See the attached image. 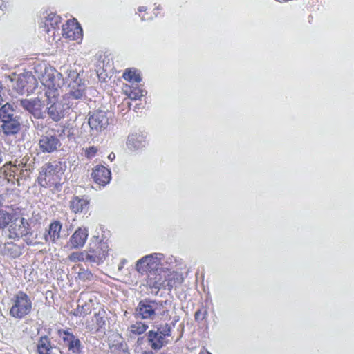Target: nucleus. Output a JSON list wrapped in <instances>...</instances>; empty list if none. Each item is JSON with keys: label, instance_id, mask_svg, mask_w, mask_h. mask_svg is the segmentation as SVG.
<instances>
[{"label": "nucleus", "instance_id": "33", "mask_svg": "<svg viewBox=\"0 0 354 354\" xmlns=\"http://www.w3.org/2000/svg\"><path fill=\"white\" fill-rule=\"evenodd\" d=\"M123 77L132 83H138L141 81L140 75L131 70L126 71L123 74Z\"/></svg>", "mask_w": 354, "mask_h": 354}, {"label": "nucleus", "instance_id": "44", "mask_svg": "<svg viewBox=\"0 0 354 354\" xmlns=\"http://www.w3.org/2000/svg\"><path fill=\"white\" fill-rule=\"evenodd\" d=\"M6 91V87L3 85L2 82L0 81V93H4Z\"/></svg>", "mask_w": 354, "mask_h": 354}, {"label": "nucleus", "instance_id": "11", "mask_svg": "<svg viewBox=\"0 0 354 354\" xmlns=\"http://www.w3.org/2000/svg\"><path fill=\"white\" fill-rule=\"evenodd\" d=\"M41 82L47 88L46 91H55L58 93H60L59 88L64 84V80L62 73L52 68L45 71Z\"/></svg>", "mask_w": 354, "mask_h": 354}, {"label": "nucleus", "instance_id": "24", "mask_svg": "<svg viewBox=\"0 0 354 354\" xmlns=\"http://www.w3.org/2000/svg\"><path fill=\"white\" fill-rule=\"evenodd\" d=\"M1 171L5 175V177L9 182L13 184L15 181L17 182V174L19 173L17 165H12L11 162H7L1 168Z\"/></svg>", "mask_w": 354, "mask_h": 354}, {"label": "nucleus", "instance_id": "49", "mask_svg": "<svg viewBox=\"0 0 354 354\" xmlns=\"http://www.w3.org/2000/svg\"><path fill=\"white\" fill-rule=\"evenodd\" d=\"M199 354H212L209 352H201Z\"/></svg>", "mask_w": 354, "mask_h": 354}, {"label": "nucleus", "instance_id": "13", "mask_svg": "<svg viewBox=\"0 0 354 354\" xmlns=\"http://www.w3.org/2000/svg\"><path fill=\"white\" fill-rule=\"evenodd\" d=\"M62 224L59 221H54L52 222L48 230L39 236L40 241H35L36 244H44L51 242L52 243H57L61 238V230Z\"/></svg>", "mask_w": 354, "mask_h": 354}, {"label": "nucleus", "instance_id": "1", "mask_svg": "<svg viewBox=\"0 0 354 354\" xmlns=\"http://www.w3.org/2000/svg\"><path fill=\"white\" fill-rule=\"evenodd\" d=\"M170 305L171 301L169 300L145 299L140 301L136 308L135 317L138 319L154 320L159 316L167 315Z\"/></svg>", "mask_w": 354, "mask_h": 354}, {"label": "nucleus", "instance_id": "48", "mask_svg": "<svg viewBox=\"0 0 354 354\" xmlns=\"http://www.w3.org/2000/svg\"><path fill=\"white\" fill-rule=\"evenodd\" d=\"M28 79L29 80H34V81H35V78H34L32 76H29V77H28Z\"/></svg>", "mask_w": 354, "mask_h": 354}, {"label": "nucleus", "instance_id": "25", "mask_svg": "<svg viewBox=\"0 0 354 354\" xmlns=\"http://www.w3.org/2000/svg\"><path fill=\"white\" fill-rule=\"evenodd\" d=\"M53 346L50 338L44 335L39 337L37 343V351L38 354H51Z\"/></svg>", "mask_w": 354, "mask_h": 354}, {"label": "nucleus", "instance_id": "40", "mask_svg": "<svg viewBox=\"0 0 354 354\" xmlns=\"http://www.w3.org/2000/svg\"><path fill=\"white\" fill-rule=\"evenodd\" d=\"M28 82V80L26 76H20L17 79V86L22 89L26 86Z\"/></svg>", "mask_w": 354, "mask_h": 354}, {"label": "nucleus", "instance_id": "8", "mask_svg": "<svg viewBox=\"0 0 354 354\" xmlns=\"http://www.w3.org/2000/svg\"><path fill=\"white\" fill-rule=\"evenodd\" d=\"M39 151L43 153H53L59 150L62 142L54 131L50 130L41 135L38 140Z\"/></svg>", "mask_w": 354, "mask_h": 354}, {"label": "nucleus", "instance_id": "10", "mask_svg": "<svg viewBox=\"0 0 354 354\" xmlns=\"http://www.w3.org/2000/svg\"><path fill=\"white\" fill-rule=\"evenodd\" d=\"M15 108L21 106L24 110L32 114L35 118H43V104L41 101L37 98L32 99H17L12 102Z\"/></svg>", "mask_w": 354, "mask_h": 354}, {"label": "nucleus", "instance_id": "27", "mask_svg": "<svg viewBox=\"0 0 354 354\" xmlns=\"http://www.w3.org/2000/svg\"><path fill=\"white\" fill-rule=\"evenodd\" d=\"M61 22V17L55 13H50L46 17L45 27L46 32H50V29H55L59 27Z\"/></svg>", "mask_w": 354, "mask_h": 354}, {"label": "nucleus", "instance_id": "6", "mask_svg": "<svg viewBox=\"0 0 354 354\" xmlns=\"http://www.w3.org/2000/svg\"><path fill=\"white\" fill-rule=\"evenodd\" d=\"M163 257L161 253L146 255L137 261L136 270L142 274H146L147 275L152 272H158Z\"/></svg>", "mask_w": 354, "mask_h": 354}, {"label": "nucleus", "instance_id": "32", "mask_svg": "<svg viewBox=\"0 0 354 354\" xmlns=\"http://www.w3.org/2000/svg\"><path fill=\"white\" fill-rule=\"evenodd\" d=\"M77 302L78 305L77 309L75 310V315L85 316L91 312V307L90 304H81V299H79Z\"/></svg>", "mask_w": 354, "mask_h": 354}, {"label": "nucleus", "instance_id": "35", "mask_svg": "<svg viewBox=\"0 0 354 354\" xmlns=\"http://www.w3.org/2000/svg\"><path fill=\"white\" fill-rule=\"evenodd\" d=\"M19 173L17 174V183L18 185H21V181L25 180L30 174V170L24 168V166L17 165Z\"/></svg>", "mask_w": 354, "mask_h": 354}, {"label": "nucleus", "instance_id": "4", "mask_svg": "<svg viewBox=\"0 0 354 354\" xmlns=\"http://www.w3.org/2000/svg\"><path fill=\"white\" fill-rule=\"evenodd\" d=\"M13 106L8 102L0 107V129L6 136L17 133L21 127L20 118L15 114Z\"/></svg>", "mask_w": 354, "mask_h": 354}, {"label": "nucleus", "instance_id": "41", "mask_svg": "<svg viewBox=\"0 0 354 354\" xmlns=\"http://www.w3.org/2000/svg\"><path fill=\"white\" fill-rule=\"evenodd\" d=\"M206 311L204 310L203 312H202V310L201 309L198 310L196 313H195V319L196 321H202L203 320L205 317H206Z\"/></svg>", "mask_w": 354, "mask_h": 354}, {"label": "nucleus", "instance_id": "38", "mask_svg": "<svg viewBox=\"0 0 354 354\" xmlns=\"http://www.w3.org/2000/svg\"><path fill=\"white\" fill-rule=\"evenodd\" d=\"M131 102L129 101V100H124L122 104L118 106V111L120 112L127 111H129L131 109Z\"/></svg>", "mask_w": 354, "mask_h": 354}, {"label": "nucleus", "instance_id": "30", "mask_svg": "<svg viewBox=\"0 0 354 354\" xmlns=\"http://www.w3.org/2000/svg\"><path fill=\"white\" fill-rule=\"evenodd\" d=\"M124 92L128 95L129 98L134 100H140L147 93V92L142 89L131 86L127 87Z\"/></svg>", "mask_w": 354, "mask_h": 354}, {"label": "nucleus", "instance_id": "50", "mask_svg": "<svg viewBox=\"0 0 354 354\" xmlns=\"http://www.w3.org/2000/svg\"><path fill=\"white\" fill-rule=\"evenodd\" d=\"M141 19H142V20H145V19L144 18V17H141Z\"/></svg>", "mask_w": 354, "mask_h": 354}, {"label": "nucleus", "instance_id": "23", "mask_svg": "<svg viewBox=\"0 0 354 354\" xmlns=\"http://www.w3.org/2000/svg\"><path fill=\"white\" fill-rule=\"evenodd\" d=\"M89 201L85 198L74 196L70 202L71 210L77 214L86 212L88 208Z\"/></svg>", "mask_w": 354, "mask_h": 354}, {"label": "nucleus", "instance_id": "17", "mask_svg": "<svg viewBox=\"0 0 354 354\" xmlns=\"http://www.w3.org/2000/svg\"><path fill=\"white\" fill-rule=\"evenodd\" d=\"M147 283L151 289L156 290V294L161 288L165 289V272L159 270L148 274Z\"/></svg>", "mask_w": 354, "mask_h": 354}, {"label": "nucleus", "instance_id": "15", "mask_svg": "<svg viewBox=\"0 0 354 354\" xmlns=\"http://www.w3.org/2000/svg\"><path fill=\"white\" fill-rule=\"evenodd\" d=\"M93 244V246H92V244H90L87 257H88L90 262L100 263L105 259L108 254L109 246L106 242L102 241Z\"/></svg>", "mask_w": 354, "mask_h": 354}, {"label": "nucleus", "instance_id": "37", "mask_svg": "<svg viewBox=\"0 0 354 354\" xmlns=\"http://www.w3.org/2000/svg\"><path fill=\"white\" fill-rule=\"evenodd\" d=\"M97 151V149L95 147H90L85 150V156L88 159H91L95 156Z\"/></svg>", "mask_w": 354, "mask_h": 354}, {"label": "nucleus", "instance_id": "28", "mask_svg": "<svg viewBox=\"0 0 354 354\" xmlns=\"http://www.w3.org/2000/svg\"><path fill=\"white\" fill-rule=\"evenodd\" d=\"M3 253L12 258H17L21 254V248L13 243H6L3 246Z\"/></svg>", "mask_w": 354, "mask_h": 354}, {"label": "nucleus", "instance_id": "20", "mask_svg": "<svg viewBox=\"0 0 354 354\" xmlns=\"http://www.w3.org/2000/svg\"><path fill=\"white\" fill-rule=\"evenodd\" d=\"M17 212L9 207H3L0 204V230L10 228L12 223L16 220Z\"/></svg>", "mask_w": 354, "mask_h": 354}, {"label": "nucleus", "instance_id": "34", "mask_svg": "<svg viewBox=\"0 0 354 354\" xmlns=\"http://www.w3.org/2000/svg\"><path fill=\"white\" fill-rule=\"evenodd\" d=\"M88 251L84 252H73L70 254L68 259L71 261H89L88 257H87Z\"/></svg>", "mask_w": 354, "mask_h": 354}, {"label": "nucleus", "instance_id": "12", "mask_svg": "<svg viewBox=\"0 0 354 354\" xmlns=\"http://www.w3.org/2000/svg\"><path fill=\"white\" fill-rule=\"evenodd\" d=\"M88 124L92 131L100 132L104 130L109 125V118L106 112L102 110H97L89 113Z\"/></svg>", "mask_w": 354, "mask_h": 354}, {"label": "nucleus", "instance_id": "14", "mask_svg": "<svg viewBox=\"0 0 354 354\" xmlns=\"http://www.w3.org/2000/svg\"><path fill=\"white\" fill-rule=\"evenodd\" d=\"M63 345L72 354H80L83 348L80 339L68 330H59Z\"/></svg>", "mask_w": 354, "mask_h": 354}, {"label": "nucleus", "instance_id": "19", "mask_svg": "<svg viewBox=\"0 0 354 354\" xmlns=\"http://www.w3.org/2000/svg\"><path fill=\"white\" fill-rule=\"evenodd\" d=\"M88 232L86 227H78L70 237L68 245L71 248H82L88 238Z\"/></svg>", "mask_w": 354, "mask_h": 354}, {"label": "nucleus", "instance_id": "36", "mask_svg": "<svg viewBox=\"0 0 354 354\" xmlns=\"http://www.w3.org/2000/svg\"><path fill=\"white\" fill-rule=\"evenodd\" d=\"M78 278L84 281H90L93 279V274L88 270L81 269L78 272Z\"/></svg>", "mask_w": 354, "mask_h": 354}, {"label": "nucleus", "instance_id": "9", "mask_svg": "<svg viewBox=\"0 0 354 354\" xmlns=\"http://www.w3.org/2000/svg\"><path fill=\"white\" fill-rule=\"evenodd\" d=\"M16 220L13 221L8 229L10 237H25L24 240L28 245H35L36 243L29 241L28 236L30 233V227L27 220L16 214Z\"/></svg>", "mask_w": 354, "mask_h": 354}, {"label": "nucleus", "instance_id": "26", "mask_svg": "<svg viewBox=\"0 0 354 354\" xmlns=\"http://www.w3.org/2000/svg\"><path fill=\"white\" fill-rule=\"evenodd\" d=\"M183 281L182 277L176 272H165V289L171 290Z\"/></svg>", "mask_w": 354, "mask_h": 354}, {"label": "nucleus", "instance_id": "47", "mask_svg": "<svg viewBox=\"0 0 354 354\" xmlns=\"http://www.w3.org/2000/svg\"><path fill=\"white\" fill-rule=\"evenodd\" d=\"M141 107V104H137L135 106L136 109H140Z\"/></svg>", "mask_w": 354, "mask_h": 354}, {"label": "nucleus", "instance_id": "31", "mask_svg": "<svg viewBox=\"0 0 354 354\" xmlns=\"http://www.w3.org/2000/svg\"><path fill=\"white\" fill-rule=\"evenodd\" d=\"M148 325L141 322H137L131 324L129 328V332L132 334L139 335L144 333L148 328Z\"/></svg>", "mask_w": 354, "mask_h": 354}, {"label": "nucleus", "instance_id": "3", "mask_svg": "<svg viewBox=\"0 0 354 354\" xmlns=\"http://www.w3.org/2000/svg\"><path fill=\"white\" fill-rule=\"evenodd\" d=\"M45 95L47 97L46 113L49 118L54 122H59L64 118L66 111L69 109L71 105L68 101L70 98L66 95L63 100H59L60 93L57 91H46Z\"/></svg>", "mask_w": 354, "mask_h": 354}, {"label": "nucleus", "instance_id": "16", "mask_svg": "<svg viewBox=\"0 0 354 354\" xmlns=\"http://www.w3.org/2000/svg\"><path fill=\"white\" fill-rule=\"evenodd\" d=\"M62 35L70 40L77 41L82 39V30L77 22L68 21L62 26Z\"/></svg>", "mask_w": 354, "mask_h": 354}, {"label": "nucleus", "instance_id": "43", "mask_svg": "<svg viewBox=\"0 0 354 354\" xmlns=\"http://www.w3.org/2000/svg\"><path fill=\"white\" fill-rule=\"evenodd\" d=\"M108 158L109 160H110L111 161H113L115 158V155L114 153L111 152L109 156H108Z\"/></svg>", "mask_w": 354, "mask_h": 354}, {"label": "nucleus", "instance_id": "18", "mask_svg": "<svg viewBox=\"0 0 354 354\" xmlns=\"http://www.w3.org/2000/svg\"><path fill=\"white\" fill-rule=\"evenodd\" d=\"M91 176L97 184L103 187L109 183L111 179V171L103 165L95 166Z\"/></svg>", "mask_w": 354, "mask_h": 354}, {"label": "nucleus", "instance_id": "39", "mask_svg": "<svg viewBox=\"0 0 354 354\" xmlns=\"http://www.w3.org/2000/svg\"><path fill=\"white\" fill-rule=\"evenodd\" d=\"M95 323L98 326V329L104 327V326L106 324V321L104 319V317H101L99 314H95Z\"/></svg>", "mask_w": 354, "mask_h": 354}, {"label": "nucleus", "instance_id": "2", "mask_svg": "<svg viewBox=\"0 0 354 354\" xmlns=\"http://www.w3.org/2000/svg\"><path fill=\"white\" fill-rule=\"evenodd\" d=\"M9 306V316L15 319L21 320L32 312V301L26 292L19 290L12 296Z\"/></svg>", "mask_w": 354, "mask_h": 354}, {"label": "nucleus", "instance_id": "5", "mask_svg": "<svg viewBox=\"0 0 354 354\" xmlns=\"http://www.w3.org/2000/svg\"><path fill=\"white\" fill-rule=\"evenodd\" d=\"M61 176L59 165L56 162H48L41 168L37 178L38 184L53 191H59L62 186Z\"/></svg>", "mask_w": 354, "mask_h": 354}, {"label": "nucleus", "instance_id": "46", "mask_svg": "<svg viewBox=\"0 0 354 354\" xmlns=\"http://www.w3.org/2000/svg\"><path fill=\"white\" fill-rule=\"evenodd\" d=\"M147 10V8L145 6H140L138 8L139 12H145Z\"/></svg>", "mask_w": 354, "mask_h": 354}, {"label": "nucleus", "instance_id": "7", "mask_svg": "<svg viewBox=\"0 0 354 354\" xmlns=\"http://www.w3.org/2000/svg\"><path fill=\"white\" fill-rule=\"evenodd\" d=\"M66 83L68 84L69 88L68 93L66 95L68 98L77 100L81 99L84 96L85 84L77 71H68L66 77Z\"/></svg>", "mask_w": 354, "mask_h": 354}, {"label": "nucleus", "instance_id": "29", "mask_svg": "<svg viewBox=\"0 0 354 354\" xmlns=\"http://www.w3.org/2000/svg\"><path fill=\"white\" fill-rule=\"evenodd\" d=\"M176 322H172L171 324H161L156 326V332L160 334L166 339L171 335V329L174 327Z\"/></svg>", "mask_w": 354, "mask_h": 354}, {"label": "nucleus", "instance_id": "22", "mask_svg": "<svg viewBox=\"0 0 354 354\" xmlns=\"http://www.w3.org/2000/svg\"><path fill=\"white\" fill-rule=\"evenodd\" d=\"M146 139L142 134L135 133L129 135L127 141V146L130 150H138L145 146Z\"/></svg>", "mask_w": 354, "mask_h": 354}, {"label": "nucleus", "instance_id": "21", "mask_svg": "<svg viewBox=\"0 0 354 354\" xmlns=\"http://www.w3.org/2000/svg\"><path fill=\"white\" fill-rule=\"evenodd\" d=\"M147 340L153 350H159L169 343V340L163 337L156 330H150L147 333Z\"/></svg>", "mask_w": 354, "mask_h": 354}, {"label": "nucleus", "instance_id": "45", "mask_svg": "<svg viewBox=\"0 0 354 354\" xmlns=\"http://www.w3.org/2000/svg\"><path fill=\"white\" fill-rule=\"evenodd\" d=\"M3 153L0 149V165L3 162Z\"/></svg>", "mask_w": 354, "mask_h": 354}, {"label": "nucleus", "instance_id": "42", "mask_svg": "<svg viewBox=\"0 0 354 354\" xmlns=\"http://www.w3.org/2000/svg\"><path fill=\"white\" fill-rule=\"evenodd\" d=\"M6 102H8L6 100V99H4V93H0V107Z\"/></svg>", "mask_w": 354, "mask_h": 354}]
</instances>
